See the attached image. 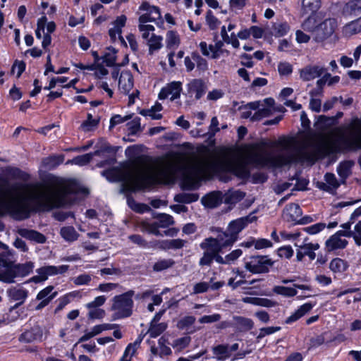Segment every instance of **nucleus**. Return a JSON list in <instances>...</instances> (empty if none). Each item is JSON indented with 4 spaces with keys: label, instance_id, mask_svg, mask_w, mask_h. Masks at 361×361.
<instances>
[{
    "label": "nucleus",
    "instance_id": "49",
    "mask_svg": "<svg viewBox=\"0 0 361 361\" xmlns=\"http://www.w3.org/2000/svg\"><path fill=\"white\" fill-rule=\"evenodd\" d=\"M197 196L194 194L182 193L175 197V200L181 203H191L197 200Z\"/></svg>",
    "mask_w": 361,
    "mask_h": 361
},
{
    "label": "nucleus",
    "instance_id": "27",
    "mask_svg": "<svg viewBox=\"0 0 361 361\" xmlns=\"http://www.w3.org/2000/svg\"><path fill=\"white\" fill-rule=\"evenodd\" d=\"M245 197V193L240 190H228L224 197V201L228 204H235Z\"/></svg>",
    "mask_w": 361,
    "mask_h": 361
},
{
    "label": "nucleus",
    "instance_id": "13",
    "mask_svg": "<svg viewBox=\"0 0 361 361\" xmlns=\"http://www.w3.org/2000/svg\"><path fill=\"white\" fill-rule=\"evenodd\" d=\"M126 16L121 15L117 17L113 23V27L109 30V37L113 42H115L118 38L121 42H125L124 39L121 36V32L122 28L126 25Z\"/></svg>",
    "mask_w": 361,
    "mask_h": 361
},
{
    "label": "nucleus",
    "instance_id": "1",
    "mask_svg": "<svg viewBox=\"0 0 361 361\" xmlns=\"http://www.w3.org/2000/svg\"><path fill=\"white\" fill-rule=\"evenodd\" d=\"M278 145L281 149L274 153L268 150L265 142L257 144L238 160L210 155L186 159L166 157L149 161L137 159L121 171L112 169L107 173L116 175L126 189L131 191L143 189L154 183H166L179 169L183 171V184L188 188H193L202 180L209 179L218 170L232 172L244 179L250 176L248 164L280 167L292 163H314L341 148L361 147V121H355L348 131L338 137L332 135L322 136L311 148L304 147L293 137L281 140Z\"/></svg>",
    "mask_w": 361,
    "mask_h": 361
},
{
    "label": "nucleus",
    "instance_id": "58",
    "mask_svg": "<svg viewBox=\"0 0 361 361\" xmlns=\"http://www.w3.org/2000/svg\"><path fill=\"white\" fill-rule=\"evenodd\" d=\"M293 249L290 245L281 247L278 249L277 253L280 257L290 259L293 255Z\"/></svg>",
    "mask_w": 361,
    "mask_h": 361
},
{
    "label": "nucleus",
    "instance_id": "17",
    "mask_svg": "<svg viewBox=\"0 0 361 361\" xmlns=\"http://www.w3.org/2000/svg\"><path fill=\"white\" fill-rule=\"evenodd\" d=\"M188 93L194 95L196 99H200L205 93L207 86L201 79H194L188 85Z\"/></svg>",
    "mask_w": 361,
    "mask_h": 361
},
{
    "label": "nucleus",
    "instance_id": "53",
    "mask_svg": "<svg viewBox=\"0 0 361 361\" xmlns=\"http://www.w3.org/2000/svg\"><path fill=\"white\" fill-rule=\"evenodd\" d=\"M278 71L281 75H288L293 72V66L288 62L282 61L278 65Z\"/></svg>",
    "mask_w": 361,
    "mask_h": 361
},
{
    "label": "nucleus",
    "instance_id": "56",
    "mask_svg": "<svg viewBox=\"0 0 361 361\" xmlns=\"http://www.w3.org/2000/svg\"><path fill=\"white\" fill-rule=\"evenodd\" d=\"M281 329L280 326H269L264 327L259 329V333L257 336V340L259 341L266 336L271 335Z\"/></svg>",
    "mask_w": 361,
    "mask_h": 361
},
{
    "label": "nucleus",
    "instance_id": "39",
    "mask_svg": "<svg viewBox=\"0 0 361 361\" xmlns=\"http://www.w3.org/2000/svg\"><path fill=\"white\" fill-rule=\"evenodd\" d=\"M167 328L166 323H151L148 334L152 338H156L161 334Z\"/></svg>",
    "mask_w": 361,
    "mask_h": 361
},
{
    "label": "nucleus",
    "instance_id": "32",
    "mask_svg": "<svg viewBox=\"0 0 361 361\" xmlns=\"http://www.w3.org/2000/svg\"><path fill=\"white\" fill-rule=\"evenodd\" d=\"M317 26V18L314 15H310L301 24V27L304 31L312 32L314 35L316 33Z\"/></svg>",
    "mask_w": 361,
    "mask_h": 361
},
{
    "label": "nucleus",
    "instance_id": "4",
    "mask_svg": "<svg viewBox=\"0 0 361 361\" xmlns=\"http://www.w3.org/2000/svg\"><path fill=\"white\" fill-rule=\"evenodd\" d=\"M273 262L267 256L250 257L245 264L247 270L252 274H262L269 271Z\"/></svg>",
    "mask_w": 361,
    "mask_h": 361
},
{
    "label": "nucleus",
    "instance_id": "23",
    "mask_svg": "<svg viewBox=\"0 0 361 361\" xmlns=\"http://www.w3.org/2000/svg\"><path fill=\"white\" fill-rule=\"evenodd\" d=\"M343 34L345 37H350L361 32V17L347 23L343 27Z\"/></svg>",
    "mask_w": 361,
    "mask_h": 361
},
{
    "label": "nucleus",
    "instance_id": "6",
    "mask_svg": "<svg viewBox=\"0 0 361 361\" xmlns=\"http://www.w3.org/2000/svg\"><path fill=\"white\" fill-rule=\"evenodd\" d=\"M68 267V265L42 267L37 270V275L32 277V281L36 283L44 281L49 276L66 272Z\"/></svg>",
    "mask_w": 361,
    "mask_h": 361
},
{
    "label": "nucleus",
    "instance_id": "8",
    "mask_svg": "<svg viewBox=\"0 0 361 361\" xmlns=\"http://www.w3.org/2000/svg\"><path fill=\"white\" fill-rule=\"evenodd\" d=\"M326 68L317 65H308L299 70L300 78L303 81H310L323 75Z\"/></svg>",
    "mask_w": 361,
    "mask_h": 361
},
{
    "label": "nucleus",
    "instance_id": "7",
    "mask_svg": "<svg viewBox=\"0 0 361 361\" xmlns=\"http://www.w3.org/2000/svg\"><path fill=\"white\" fill-rule=\"evenodd\" d=\"M140 10L145 13L140 16L139 23L146 24L147 22H154L161 19L159 8L149 5L147 2H143L140 6Z\"/></svg>",
    "mask_w": 361,
    "mask_h": 361
},
{
    "label": "nucleus",
    "instance_id": "64",
    "mask_svg": "<svg viewBox=\"0 0 361 361\" xmlns=\"http://www.w3.org/2000/svg\"><path fill=\"white\" fill-rule=\"evenodd\" d=\"M97 125V121L95 119H93L92 116L91 114H88L87 119L84 121L80 128L84 131H90L92 129L93 127H95Z\"/></svg>",
    "mask_w": 361,
    "mask_h": 361
},
{
    "label": "nucleus",
    "instance_id": "52",
    "mask_svg": "<svg viewBox=\"0 0 361 361\" xmlns=\"http://www.w3.org/2000/svg\"><path fill=\"white\" fill-rule=\"evenodd\" d=\"M326 224L324 223H317L314 225L305 227L303 228V231L308 234L315 235L323 231L326 228Z\"/></svg>",
    "mask_w": 361,
    "mask_h": 361
},
{
    "label": "nucleus",
    "instance_id": "30",
    "mask_svg": "<svg viewBox=\"0 0 361 361\" xmlns=\"http://www.w3.org/2000/svg\"><path fill=\"white\" fill-rule=\"evenodd\" d=\"M16 278L13 266H0V281L6 283H13Z\"/></svg>",
    "mask_w": 361,
    "mask_h": 361
},
{
    "label": "nucleus",
    "instance_id": "50",
    "mask_svg": "<svg viewBox=\"0 0 361 361\" xmlns=\"http://www.w3.org/2000/svg\"><path fill=\"white\" fill-rule=\"evenodd\" d=\"M219 234L217 235L216 238H221L222 240L220 243H223L224 245L222 246L223 249L231 246L236 240H233L231 241L230 237L231 236V234H230L227 231H220L218 230Z\"/></svg>",
    "mask_w": 361,
    "mask_h": 361
},
{
    "label": "nucleus",
    "instance_id": "20",
    "mask_svg": "<svg viewBox=\"0 0 361 361\" xmlns=\"http://www.w3.org/2000/svg\"><path fill=\"white\" fill-rule=\"evenodd\" d=\"M8 297L15 301H18V305L23 304L27 297L28 292L21 287H12L7 290Z\"/></svg>",
    "mask_w": 361,
    "mask_h": 361
},
{
    "label": "nucleus",
    "instance_id": "62",
    "mask_svg": "<svg viewBox=\"0 0 361 361\" xmlns=\"http://www.w3.org/2000/svg\"><path fill=\"white\" fill-rule=\"evenodd\" d=\"M106 300V296H104V295L97 296L94 298V300L86 304V307L87 309L99 308V307L102 306L105 303Z\"/></svg>",
    "mask_w": 361,
    "mask_h": 361
},
{
    "label": "nucleus",
    "instance_id": "38",
    "mask_svg": "<svg viewBox=\"0 0 361 361\" xmlns=\"http://www.w3.org/2000/svg\"><path fill=\"white\" fill-rule=\"evenodd\" d=\"M273 292L276 294L283 295L284 297H293L297 295L298 292L295 288L286 287L283 286H276L273 288Z\"/></svg>",
    "mask_w": 361,
    "mask_h": 361
},
{
    "label": "nucleus",
    "instance_id": "45",
    "mask_svg": "<svg viewBox=\"0 0 361 361\" xmlns=\"http://www.w3.org/2000/svg\"><path fill=\"white\" fill-rule=\"evenodd\" d=\"M157 222L159 228H167L174 224L173 217L166 214H160Z\"/></svg>",
    "mask_w": 361,
    "mask_h": 361
},
{
    "label": "nucleus",
    "instance_id": "46",
    "mask_svg": "<svg viewBox=\"0 0 361 361\" xmlns=\"http://www.w3.org/2000/svg\"><path fill=\"white\" fill-rule=\"evenodd\" d=\"M190 341L191 338L190 336L179 338L173 341L172 346L176 348L177 350L181 351L190 344Z\"/></svg>",
    "mask_w": 361,
    "mask_h": 361
},
{
    "label": "nucleus",
    "instance_id": "41",
    "mask_svg": "<svg viewBox=\"0 0 361 361\" xmlns=\"http://www.w3.org/2000/svg\"><path fill=\"white\" fill-rule=\"evenodd\" d=\"M234 320L241 331H248L254 326L253 321L249 318L235 317Z\"/></svg>",
    "mask_w": 361,
    "mask_h": 361
},
{
    "label": "nucleus",
    "instance_id": "24",
    "mask_svg": "<svg viewBox=\"0 0 361 361\" xmlns=\"http://www.w3.org/2000/svg\"><path fill=\"white\" fill-rule=\"evenodd\" d=\"M354 162L352 161H344L341 162L337 167V173L340 176L342 183H345V179L351 173V168Z\"/></svg>",
    "mask_w": 361,
    "mask_h": 361
},
{
    "label": "nucleus",
    "instance_id": "40",
    "mask_svg": "<svg viewBox=\"0 0 361 361\" xmlns=\"http://www.w3.org/2000/svg\"><path fill=\"white\" fill-rule=\"evenodd\" d=\"M79 295V292L73 291L71 292L59 299V305L56 308V312L61 311L66 306L71 300Z\"/></svg>",
    "mask_w": 361,
    "mask_h": 361
},
{
    "label": "nucleus",
    "instance_id": "36",
    "mask_svg": "<svg viewBox=\"0 0 361 361\" xmlns=\"http://www.w3.org/2000/svg\"><path fill=\"white\" fill-rule=\"evenodd\" d=\"M348 268V264L341 258L333 259L329 264V269L334 273H342Z\"/></svg>",
    "mask_w": 361,
    "mask_h": 361
},
{
    "label": "nucleus",
    "instance_id": "21",
    "mask_svg": "<svg viewBox=\"0 0 361 361\" xmlns=\"http://www.w3.org/2000/svg\"><path fill=\"white\" fill-rule=\"evenodd\" d=\"M320 6V0H302L301 14L302 16L313 15L319 9Z\"/></svg>",
    "mask_w": 361,
    "mask_h": 361
},
{
    "label": "nucleus",
    "instance_id": "34",
    "mask_svg": "<svg viewBox=\"0 0 361 361\" xmlns=\"http://www.w3.org/2000/svg\"><path fill=\"white\" fill-rule=\"evenodd\" d=\"M175 264V261L173 259H159L153 265L152 269L154 271L159 272L171 268Z\"/></svg>",
    "mask_w": 361,
    "mask_h": 361
},
{
    "label": "nucleus",
    "instance_id": "63",
    "mask_svg": "<svg viewBox=\"0 0 361 361\" xmlns=\"http://www.w3.org/2000/svg\"><path fill=\"white\" fill-rule=\"evenodd\" d=\"M351 13L357 14L361 13V0H352L346 5Z\"/></svg>",
    "mask_w": 361,
    "mask_h": 361
},
{
    "label": "nucleus",
    "instance_id": "12",
    "mask_svg": "<svg viewBox=\"0 0 361 361\" xmlns=\"http://www.w3.org/2000/svg\"><path fill=\"white\" fill-rule=\"evenodd\" d=\"M252 221L249 216L243 217L231 221L227 228V232L231 234V241L237 240L238 234Z\"/></svg>",
    "mask_w": 361,
    "mask_h": 361
},
{
    "label": "nucleus",
    "instance_id": "35",
    "mask_svg": "<svg viewBox=\"0 0 361 361\" xmlns=\"http://www.w3.org/2000/svg\"><path fill=\"white\" fill-rule=\"evenodd\" d=\"M166 47L169 49H176L180 43V39L179 35L174 31H169L166 34Z\"/></svg>",
    "mask_w": 361,
    "mask_h": 361
},
{
    "label": "nucleus",
    "instance_id": "10",
    "mask_svg": "<svg viewBox=\"0 0 361 361\" xmlns=\"http://www.w3.org/2000/svg\"><path fill=\"white\" fill-rule=\"evenodd\" d=\"M182 84L180 82H172L163 87L159 94L160 99H164L170 97L171 100H174L180 97L182 90Z\"/></svg>",
    "mask_w": 361,
    "mask_h": 361
},
{
    "label": "nucleus",
    "instance_id": "9",
    "mask_svg": "<svg viewBox=\"0 0 361 361\" xmlns=\"http://www.w3.org/2000/svg\"><path fill=\"white\" fill-rule=\"evenodd\" d=\"M294 245L296 247V259L298 262H301L307 253L312 250H317L320 247L319 243L310 242L307 237L304 238L302 244L295 243Z\"/></svg>",
    "mask_w": 361,
    "mask_h": 361
},
{
    "label": "nucleus",
    "instance_id": "19",
    "mask_svg": "<svg viewBox=\"0 0 361 361\" xmlns=\"http://www.w3.org/2000/svg\"><path fill=\"white\" fill-rule=\"evenodd\" d=\"M18 233L21 237L37 243H44L47 240L46 237L42 233L35 230L20 228L18 229Z\"/></svg>",
    "mask_w": 361,
    "mask_h": 361
},
{
    "label": "nucleus",
    "instance_id": "37",
    "mask_svg": "<svg viewBox=\"0 0 361 361\" xmlns=\"http://www.w3.org/2000/svg\"><path fill=\"white\" fill-rule=\"evenodd\" d=\"M53 290L54 286H52L44 288L38 293L36 300H47L50 302L57 295V292H53Z\"/></svg>",
    "mask_w": 361,
    "mask_h": 361
},
{
    "label": "nucleus",
    "instance_id": "33",
    "mask_svg": "<svg viewBox=\"0 0 361 361\" xmlns=\"http://www.w3.org/2000/svg\"><path fill=\"white\" fill-rule=\"evenodd\" d=\"M212 351L218 360H225L231 356L228 345H218L212 348Z\"/></svg>",
    "mask_w": 361,
    "mask_h": 361
},
{
    "label": "nucleus",
    "instance_id": "11",
    "mask_svg": "<svg viewBox=\"0 0 361 361\" xmlns=\"http://www.w3.org/2000/svg\"><path fill=\"white\" fill-rule=\"evenodd\" d=\"M221 240V238H207L200 244V247L212 255L219 254L223 250L224 244L219 243Z\"/></svg>",
    "mask_w": 361,
    "mask_h": 361
},
{
    "label": "nucleus",
    "instance_id": "16",
    "mask_svg": "<svg viewBox=\"0 0 361 361\" xmlns=\"http://www.w3.org/2000/svg\"><path fill=\"white\" fill-rule=\"evenodd\" d=\"M133 87V77L128 71L121 72L118 78V89L123 94H128Z\"/></svg>",
    "mask_w": 361,
    "mask_h": 361
},
{
    "label": "nucleus",
    "instance_id": "5",
    "mask_svg": "<svg viewBox=\"0 0 361 361\" xmlns=\"http://www.w3.org/2000/svg\"><path fill=\"white\" fill-rule=\"evenodd\" d=\"M337 21L335 18H326L318 24L313 39L316 42H322L329 38L335 32Z\"/></svg>",
    "mask_w": 361,
    "mask_h": 361
},
{
    "label": "nucleus",
    "instance_id": "51",
    "mask_svg": "<svg viewBox=\"0 0 361 361\" xmlns=\"http://www.w3.org/2000/svg\"><path fill=\"white\" fill-rule=\"evenodd\" d=\"M128 203L132 209L140 213H144L145 212L149 211L150 209L147 204L136 203L133 200L130 198L128 199Z\"/></svg>",
    "mask_w": 361,
    "mask_h": 361
},
{
    "label": "nucleus",
    "instance_id": "48",
    "mask_svg": "<svg viewBox=\"0 0 361 361\" xmlns=\"http://www.w3.org/2000/svg\"><path fill=\"white\" fill-rule=\"evenodd\" d=\"M271 114V109L270 108H259L255 114H253V116L251 118L252 121H259L263 118L267 117L270 116Z\"/></svg>",
    "mask_w": 361,
    "mask_h": 361
},
{
    "label": "nucleus",
    "instance_id": "2",
    "mask_svg": "<svg viewBox=\"0 0 361 361\" xmlns=\"http://www.w3.org/2000/svg\"><path fill=\"white\" fill-rule=\"evenodd\" d=\"M78 193V185L63 179L47 185L24 184L20 188L0 187V215L8 212L21 220L30 216L32 207L50 210L71 204L69 195Z\"/></svg>",
    "mask_w": 361,
    "mask_h": 361
},
{
    "label": "nucleus",
    "instance_id": "22",
    "mask_svg": "<svg viewBox=\"0 0 361 361\" xmlns=\"http://www.w3.org/2000/svg\"><path fill=\"white\" fill-rule=\"evenodd\" d=\"M313 306L314 305L310 302L303 304L294 313H293L290 317H288L286 319V323L290 324L298 320L305 314L309 312L312 309Z\"/></svg>",
    "mask_w": 361,
    "mask_h": 361
},
{
    "label": "nucleus",
    "instance_id": "25",
    "mask_svg": "<svg viewBox=\"0 0 361 361\" xmlns=\"http://www.w3.org/2000/svg\"><path fill=\"white\" fill-rule=\"evenodd\" d=\"M60 235L66 242H74L79 238V233L71 226H63L60 230Z\"/></svg>",
    "mask_w": 361,
    "mask_h": 361
},
{
    "label": "nucleus",
    "instance_id": "57",
    "mask_svg": "<svg viewBox=\"0 0 361 361\" xmlns=\"http://www.w3.org/2000/svg\"><path fill=\"white\" fill-rule=\"evenodd\" d=\"M139 30L142 32V37L147 41L150 37V32L154 30V27L152 25L141 24L138 25Z\"/></svg>",
    "mask_w": 361,
    "mask_h": 361
},
{
    "label": "nucleus",
    "instance_id": "43",
    "mask_svg": "<svg viewBox=\"0 0 361 361\" xmlns=\"http://www.w3.org/2000/svg\"><path fill=\"white\" fill-rule=\"evenodd\" d=\"M42 337V333L39 332V331H37V333L34 332V329H32L30 331H27L21 334V336L19 338V340L22 342L25 343H31L38 338H40Z\"/></svg>",
    "mask_w": 361,
    "mask_h": 361
},
{
    "label": "nucleus",
    "instance_id": "15",
    "mask_svg": "<svg viewBox=\"0 0 361 361\" xmlns=\"http://www.w3.org/2000/svg\"><path fill=\"white\" fill-rule=\"evenodd\" d=\"M324 183H317V187L322 190L334 193L341 185L336 176L332 173H326L324 175Z\"/></svg>",
    "mask_w": 361,
    "mask_h": 361
},
{
    "label": "nucleus",
    "instance_id": "29",
    "mask_svg": "<svg viewBox=\"0 0 361 361\" xmlns=\"http://www.w3.org/2000/svg\"><path fill=\"white\" fill-rule=\"evenodd\" d=\"M221 201L220 194L218 192H212L202 200V203L209 208L216 207L221 203Z\"/></svg>",
    "mask_w": 361,
    "mask_h": 361
},
{
    "label": "nucleus",
    "instance_id": "26",
    "mask_svg": "<svg viewBox=\"0 0 361 361\" xmlns=\"http://www.w3.org/2000/svg\"><path fill=\"white\" fill-rule=\"evenodd\" d=\"M64 157L63 155H53L46 157L42 161V166L46 169H53L63 163Z\"/></svg>",
    "mask_w": 361,
    "mask_h": 361
},
{
    "label": "nucleus",
    "instance_id": "31",
    "mask_svg": "<svg viewBox=\"0 0 361 361\" xmlns=\"http://www.w3.org/2000/svg\"><path fill=\"white\" fill-rule=\"evenodd\" d=\"M15 276H25L28 275L33 269L34 264L31 262H26L25 264H19L13 266Z\"/></svg>",
    "mask_w": 361,
    "mask_h": 361
},
{
    "label": "nucleus",
    "instance_id": "44",
    "mask_svg": "<svg viewBox=\"0 0 361 361\" xmlns=\"http://www.w3.org/2000/svg\"><path fill=\"white\" fill-rule=\"evenodd\" d=\"M116 51L114 48L109 47L103 56V61L107 66H112L116 61Z\"/></svg>",
    "mask_w": 361,
    "mask_h": 361
},
{
    "label": "nucleus",
    "instance_id": "3",
    "mask_svg": "<svg viewBox=\"0 0 361 361\" xmlns=\"http://www.w3.org/2000/svg\"><path fill=\"white\" fill-rule=\"evenodd\" d=\"M135 291L130 290L112 298L111 310L114 312V319L128 317L132 314L133 307V297Z\"/></svg>",
    "mask_w": 361,
    "mask_h": 361
},
{
    "label": "nucleus",
    "instance_id": "14",
    "mask_svg": "<svg viewBox=\"0 0 361 361\" xmlns=\"http://www.w3.org/2000/svg\"><path fill=\"white\" fill-rule=\"evenodd\" d=\"M302 214V209L298 204H290L284 208L283 218L286 221L297 224Z\"/></svg>",
    "mask_w": 361,
    "mask_h": 361
},
{
    "label": "nucleus",
    "instance_id": "42",
    "mask_svg": "<svg viewBox=\"0 0 361 361\" xmlns=\"http://www.w3.org/2000/svg\"><path fill=\"white\" fill-rule=\"evenodd\" d=\"M290 30V26L287 23H275L273 26V34L275 37L284 36Z\"/></svg>",
    "mask_w": 361,
    "mask_h": 361
},
{
    "label": "nucleus",
    "instance_id": "59",
    "mask_svg": "<svg viewBox=\"0 0 361 361\" xmlns=\"http://www.w3.org/2000/svg\"><path fill=\"white\" fill-rule=\"evenodd\" d=\"M252 245L257 250L270 247L272 246V243L265 238H259L257 240H253L251 243Z\"/></svg>",
    "mask_w": 361,
    "mask_h": 361
},
{
    "label": "nucleus",
    "instance_id": "47",
    "mask_svg": "<svg viewBox=\"0 0 361 361\" xmlns=\"http://www.w3.org/2000/svg\"><path fill=\"white\" fill-rule=\"evenodd\" d=\"M195 320L193 316H185L178 322L177 327L181 330L187 329L195 322Z\"/></svg>",
    "mask_w": 361,
    "mask_h": 361
},
{
    "label": "nucleus",
    "instance_id": "61",
    "mask_svg": "<svg viewBox=\"0 0 361 361\" xmlns=\"http://www.w3.org/2000/svg\"><path fill=\"white\" fill-rule=\"evenodd\" d=\"M209 284L207 282L201 281L195 283L192 288L193 294L204 293L209 289Z\"/></svg>",
    "mask_w": 361,
    "mask_h": 361
},
{
    "label": "nucleus",
    "instance_id": "28",
    "mask_svg": "<svg viewBox=\"0 0 361 361\" xmlns=\"http://www.w3.org/2000/svg\"><path fill=\"white\" fill-rule=\"evenodd\" d=\"M162 40L163 37L161 36L156 35L154 33L151 34L149 39L147 41V44L149 47V54L150 55L162 47Z\"/></svg>",
    "mask_w": 361,
    "mask_h": 361
},
{
    "label": "nucleus",
    "instance_id": "60",
    "mask_svg": "<svg viewBox=\"0 0 361 361\" xmlns=\"http://www.w3.org/2000/svg\"><path fill=\"white\" fill-rule=\"evenodd\" d=\"M192 59L194 62L196 63L197 67L202 71H204L207 68V61L201 57L197 53L193 52L192 54Z\"/></svg>",
    "mask_w": 361,
    "mask_h": 361
},
{
    "label": "nucleus",
    "instance_id": "54",
    "mask_svg": "<svg viewBox=\"0 0 361 361\" xmlns=\"http://www.w3.org/2000/svg\"><path fill=\"white\" fill-rule=\"evenodd\" d=\"M128 129L130 134L134 135L140 131V118L136 117L127 123Z\"/></svg>",
    "mask_w": 361,
    "mask_h": 361
},
{
    "label": "nucleus",
    "instance_id": "55",
    "mask_svg": "<svg viewBox=\"0 0 361 361\" xmlns=\"http://www.w3.org/2000/svg\"><path fill=\"white\" fill-rule=\"evenodd\" d=\"M206 22L211 30H215L220 24L219 20L213 15L211 11H208L206 16Z\"/></svg>",
    "mask_w": 361,
    "mask_h": 361
},
{
    "label": "nucleus",
    "instance_id": "18",
    "mask_svg": "<svg viewBox=\"0 0 361 361\" xmlns=\"http://www.w3.org/2000/svg\"><path fill=\"white\" fill-rule=\"evenodd\" d=\"M348 243L345 239L334 234L325 242V249L329 252L336 250H342L347 246Z\"/></svg>",
    "mask_w": 361,
    "mask_h": 361
}]
</instances>
